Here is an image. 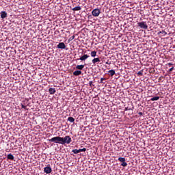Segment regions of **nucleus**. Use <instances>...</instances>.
Returning <instances> with one entry per match:
<instances>
[{
  "label": "nucleus",
  "instance_id": "obj_23",
  "mask_svg": "<svg viewBox=\"0 0 175 175\" xmlns=\"http://www.w3.org/2000/svg\"><path fill=\"white\" fill-rule=\"evenodd\" d=\"M73 39H75V36L70 37L68 39V42H72V40H73Z\"/></svg>",
  "mask_w": 175,
  "mask_h": 175
},
{
  "label": "nucleus",
  "instance_id": "obj_17",
  "mask_svg": "<svg viewBox=\"0 0 175 175\" xmlns=\"http://www.w3.org/2000/svg\"><path fill=\"white\" fill-rule=\"evenodd\" d=\"M91 57H96V51H93L91 52L90 53Z\"/></svg>",
  "mask_w": 175,
  "mask_h": 175
},
{
  "label": "nucleus",
  "instance_id": "obj_12",
  "mask_svg": "<svg viewBox=\"0 0 175 175\" xmlns=\"http://www.w3.org/2000/svg\"><path fill=\"white\" fill-rule=\"evenodd\" d=\"M8 159H10V161H14V156L12 154H9L7 156Z\"/></svg>",
  "mask_w": 175,
  "mask_h": 175
},
{
  "label": "nucleus",
  "instance_id": "obj_7",
  "mask_svg": "<svg viewBox=\"0 0 175 175\" xmlns=\"http://www.w3.org/2000/svg\"><path fill=\"white\" fill-rule=\"evenodd\" d=\"M57 49H61L62 50H65L66 49V45L64 42H59V44L57 46Z\"/></svg>",
  "mask_w": 175,
  "mask_h": 175
},
{
  "label": "nucleus",
  "instance_id": "obj_18",
  "mask_svg": "<svg viewBox=\"0 0 175 175\" xmlns=\"http://www.w3.org/2000/svg\"><path fill=\"white\" fill-rule=\"evenodd\" d=\"M68 121H69L70 122H75V119L73 117H68Z\"/></svg>",
  "mask_w": 175,
  "mask_h": 175
},
{
  "label": "nucleus",
  "instance_id": "obj_20",
  "mask_svg": "<svg viewBox=\"0 0 175 175\" xmlns=\"http://www.w3.org/2000/svg\"><path fill=\"white\" fill-rule=\"evenodd\" d=\"M159 96H154V97L150 98V100H152V101L159 100Z\"/></svg>",
  "mask_w": 175,
  "mask_h": 175
},
{
  "label": "nucleus",
  "instance_id": "obj_14",
  "mask_svg": "<svg viewBox=\"0 0 175 175\" xmlns=\"http://www.w3.org/2000/svg\"><path fill=\"white\" fill-rule=\"evenodd\" d=\"M81 70H76L73 72L74 76H80L81 75Z\"/></svg>",
  "mask_w": 175,
  "mask_h": 175
},
{
  "label": "nucleus",
  "instance_id": "obj_26",
  "mask_svg": "<svg viewBox=\"0 0 175 175\" xmlns=\"http://www.w3.org/2000/svg\"><path fill=\"white\" fill-rule=\"evenodd\" d=\"M174 69V67H172L171 68H170L169 72H173V70Z\"/></svg>",
  "mask_w": 175,
  "mask_h": 175
},
{
  "label": "nucleus",
  "instance_id": "obj_15",
  "mask_svg": "<svg viewBox=\"0 0 175 175\" xmlns=\"http://www.w3.org/2000/svg\"><path fill=\"white\" fill-rule=\"evenodd\" d=\"M76 69H78V70H83V69H84V65H77Z\"/></svg>",
  "mask_w": 175,
  "mask_h": 175
},
{
  "label": "nucleus",
  "instance_id": "obj_24",
  "mask_svg": "<svg viewBox=\"0 0 175 175\" xmlns=\"http://www.w3.org/2000/svg\"><path fill=\"white\" fill-rule=\"evenodd\" d=\"M105 80H106V78H101V79H100V84H103V81H104Z\"/></svg>",
  "mask_w": 175,
  "mask_h": 175
},
{
  "label": "nucleus",
  "instance_id": "obj_6",
  "mask_svg": "<svg viewBox=\"0 0 175 175\" xmlns=\"http://www.w3.org/2000/svg\"><path fill=\"white\" fill-rule=\"evenodd\" d=\"M44 173H46V174H50V173H51V172H53V170L51 169V167H50V165H48L47 167H45L44 168Z\"/></svg>",
  "mask_w": 175,
  "mask_h": 175
},
{
  "label": "nucleus",
  "instance_id": "obj_1",
  "mask_svg": "<svg viewBox=\"0 0 175 175\" xmlns=\"http://www.w3.org/2000/svg\"><path fill=\"white\" fill-rule=\"evenodd\" d=\"M49 142H50L51 143H56L57 144L63 145V137L59 136L54 137L49 139Z\"/></svg>",
  "mask_w": 175,
  "mask_h": 175
},
{
  "label": "nucleus",
  "instance_id": "obj_11",
  "mask_svg": "<svg viewBox=\"0 0 175 175\" xmlns=\"http://www.w3.org/2000/svg\"><path fill=\"white\" fill-rule=\"evenodd\" d=\"M92 64H94V65H95V64H96V62H100V59H99V57H96L94 58L92 60Z\"/></svg>",
  "mask_w": 175,
  "mask_h": 175
},
{
  "label": "nucleus",
  "instance_id": "obj_3",
  "mask_svg": "<svg viewBox=\"0 0 175 175\" xmlns=\"http://www.w3.org/2000/svg\"><path fill=\"white\" fill-rule=\"evenodd\" d=\"M118 161H119V162L122 163L120 166H123V167H126V166H128V163L125 161V158L119 157Z\"/></svg>",
  "mask_w": 175,
  "mask_h": 175
},
{
  "label": "nucleus",
  "instance_id": "obj_28",
  "mask_svg": "<svg viewBox=\"0 0 175 175\" xmlns=\"http://www.w3.org/2000/svg\"><path fill=\"white\" fill-rule=\"evenodd\" d=\"M89 85L92 87V81H89Z\"/></svg>",
  "mask_w": 175,
  "mask_h": 175
},
{
  "label": "nucleus",
  "instance_id": "obj_22",
  "mask_svg": "<svg viewBox=\"0 0 175 175\" xmlns=\"http://www.w3.org/2000/svg\"><path fill=\"white\" fill-rule=\"evenodd\" d=\"M143 72L144 70H142L137 72L138 76H143Z\"/></svg>",
  "mask_w": 175,
  "mask_h": 175
},
{
  "label": "nucleus",
  "instance_id": "obj_32",
  "mask_svg": "<svg viewBox=\"0 0 175 175\" xmlns=\"http://www.w3.org/2000/svg\"><path fill=\"white\" fill-rule=\"evenodd\" d=\"M128 110H129V109H128V107H126V108H125V111H128Z\"/></svg>",
  "mask_w": 175,
  "mask_h": 175
},
{
  "label": "nucleus",
  "instance_id": "obj_21",
  "mask_svg": "<svg viewBox=\"0 0 175 175\" xmlns=\"http://www.w3.org/2000/svg\"><path fill=\"white\" fill-rule=\"evenodd\" d=\"M79 152H85V151H87V149L85 148H83L82 149H79Z\"/></svg>",
  "mask_w": 175,
  "mask_h": 175
},
{
  "label": "nucleus",
  "instance_id": "obj_31",
  "mask_svg": "<svg viewBox=\"0 0 175 175\" xmlns=\"http://www.w3.org/2000/svg\"><path fill=\"white\" fill-rule=\"evenodd\" d=\"M110 64H111V62H109H109H106V64H107V65H110Z\"/></svg>",
  "mask_w": 175,
  "mask_h": 175
},
{
  "label": "nucleus",
  "instance_id": "obj_19",
  "mask_svg": "<svg viewBox=\"0 0 175 175\" xmlns=\"http://www.w3.org/2000/svg\"><path fill=\"white\" fill-rule=\"evenodd\" d=\"M72 152H73L74 154H79L80 152L79 149H74L72 150Z\"/></svg>",
  "mask_w": 175,
  "mask_h": 175
},
{
  "label": "nucleus",
  "instance_id": "obj_4",
  "mask_svg": "<svg viewBox=\"0 0 175 175\" xmlns=\"http://www.w3.org/2000/svg\"><path fill=\"white\" fill-rule=\"evenodd\" d=\"M137 25L138 27H140V28H142V29H147L148 28L147 23L144 21L138 23Z\"/></svg>",
  "mask_w": 175,
  "mask_h": 175
},
{
  "label": "nucleus",
  "instance_id": "obj_10",
  "mask_svg": "<svg viewBox=\"0 0 175 175\" xmlns=\"http://www.w3.org/2000/svg\"><path fill=\"white\" fill-rule=\"evenodd\" d=\"M0 14L1 18H6V17H8V13H6L5 11H1Z\"/></svg>",
  "mask_w": 175,
  "mask_h": 175
},
{
  "label": "nucleus",
  "instance_id": "obj_25",
  "mask_svg": "<svg viewBox=\"0 0 175 175\" xmlns=\"http://www.w3.org/2000/svg\"><path fill=\"white\" fill-rule=\"evenodd\" d=\"M21 107H22V109H27V106H25L23 104H21Z\"/></svg>",
  "mask_w": 175,
  "mask_h": 175
},
{
  "label": "nucleus",
  "instance_id": "obj_30",
  "mask_svg": "<svg viewBox=\"0 0 175 175\" xmlns=\"http://www.w3.org/2000/svg\"><path fill=\"white\" fill-rule=\"evenodd\" d=\"M138 114H139V116H143V113H142V112H139Z\"/></svg>",
  "mask_w": 175,
  "mask_h": 175
},
{
  "label": "nucleus",
  "instance_id": "obj_5",
  "mask_svg": "<svg viewBox=\"0 0 175 175\" xmlns=\"http://www.w3.org/2000/svg\"><path fill=\"white\" fill-rule=\"evenodd\" d=\"M92 16H94V17H98L99 14H100V10L98 8L93 10L92 12Z\"/></svg>",
  "mask_w": 175,
  "mask_h": 175
},
{
  "label": "nucleus",
  "instance_id": "obj_9",
  "mask_svg": "<svg viewBox=\"0 0 175 175\" xmlns=\"http://www.w3.org/2000/svg\"><path fill=\"white\" fill-rule=\"evenodd\" d=\"M49 92L50 95H54V94H55V92H57V91L55 90V88H50L49 90Z\"/></svg>",
  "mask_w": 175,
  "mask_h": 175
},
{
  "label": "nucleus",
  "instance_id": "obj_8",
  "mask_svg": "<svg viewBox=\"0 0 175 175\" xmlns=\"http://www.w3.org/2000/svg\"><path fill=\"white\" fill-rule=\"evenodd\" d=\"M88 58H90V55H83L79 59H77V60L79 61V59H80V61H85V59H88Z\"/></svg>",
  "mask_w": 175,
  "mask_h": 175
},
{
  "label": "nucleus",
  "instance_id": "obj_2",
  "mask_svg": "<svg viewBox=\"0 0 175 175\" xmlns=\"http://www.w3.org/2000/svg\"><path fill=\"white\" fill-rule=\"evenodd\" d=\"M72 143V138L70 136L66 135L63 137V145L64 144H70Z\"/></svg>",
  "mask_w": 175,
  "mask_h": 175
},
{
  "label": "nucleus",
  "instance_id": "obj_16",
  "mask_svg": "<svg viewBox=\"0 0 175 175\" xmlns=\"http://www.w3.org/2000/svg\"><path fill=\"white\" fill-rule=\"evenodd\" d=\"M72 10H73V12H77L79 10H81V7L77 6V7L72 8Z\"/></svg>",
  "mask_w": 175,
  "mask_h": 175
},
{
  "label": "nucleus",
  "instance_id": "obj_13",
  "mask_svg": "<svg viewBox=\"0 0 175 175\" xmlns=\"http://www.w3.org/2000/svg\"><path fill=\"white\" fill-rule=\"evenodd\" d=\"M108 73H109V76L113 77L116 75V70H110L109 71H108Z\"/></svg>",
  "mask_w": 175,
  "mask_h": 175
},
{
  "label": "nucleus",
  "instance_id": "obj_27",
  "mask_svg": "<svg viewBox=\"0 0 175 175\" xmlns=\"http://www.w3.org/2000/svg\"><path fill=\"white\" fill-rule=\"evenodd\" d=\"M160 33H164V35H166L167 33L165 31H160Z\"/></svg>",
  "mask_w": 175,
  "mask_h": 175
},
{
  "label": "nucleus",
  "instance_id": "obj_29",
  "mask_svg": "<svg viewBox=\"0 0 175 175\" xmlns=\"http://www.w3.org/2000/svg\"><path fill=\"white\" fill-rule=\"evenodd\" d=\"M167 65H168L169 66H172L173 65V64H172V63H168Z\"/></svg>",
  "mask_w": 175,
  "mask_h": 175
}]
</instances>
